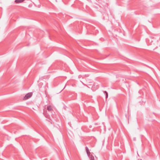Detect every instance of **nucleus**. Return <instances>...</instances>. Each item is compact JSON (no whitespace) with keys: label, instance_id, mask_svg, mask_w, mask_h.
I'll use <instances>...</instances> for the list:
<instances>
[{"label":"nucleus","instance_id":"f257e3e1","mask_svg":"<svg viewBox=\"0 0 160 160\" xmlns=\"http://www.w3.org/2000/svg\"><path fill=\"white\" fill-rule=\"evenodd\" d=\"M32 92L29 93L25 95L23 98V99L24 100H27L30 98L32 96Z\"/></svg>","mask_w":160,"mask_h":160},{"label":"nucleus","instance_id":"f03ea898","mask_svg":"<svg viewBox=\"0 0 160 160\" xmlns=\"http://www.w3.org/2000/svg\"><path fill=\"white\" fill-rule=\"evenodd\" d=\"M47 109L49 112H50L52 113V112L53 111V109L51 106H48L47 107Z\"/></svg>","mask_w":160,"mask_h":160},{"label":"nucleus","instance_id":"7ed1b4c3","mask_svg":"<svg viewBox=\"0 0 160 160\" xmlns=\"http://www.w3.org/2000/svg\"><path fill=\"white\" fill-rule=\"evenodd\" d=\"M89 157L90 160H94V156L92 155L89 154V155H88Z\"/></svg>","mask_w":160,"mask_h":160},{"label":"nucleus","instance_id":"20e7f679","mask_svg":"<svg viewBox=\"0 0 160 160\" xmlns=\"http://www.w3.org/2000/svg\"><path fill=\"white\" fill-rule=\"evenodd\" d=\"M25 0H15V2L17 3H21L23 2Z\"/></svg>","mask_w":160,"mask_h":160},{"label":"nucleus","instance_id":"39448f33","mask_svg":"<svg viewBox=\"0 0 160 160\" xmlns=\"http://www.w3.org/2000/svg\"><path fill=\"white\" fill-rule=\"evenodd\" d=\"M86 151L88 155H89V154H90V152H89V149L87 147H86Z\"/></svg>","mask_w":160,"mask_h":160},{"label":"nucleus","instance_id":"423d86ee","mask_svg":"<svg viewBox=\"0 0 160 160\" xmlns=\"http://www.w3.org/2000/svg\"><path fill=\"white\" fill-rule=\"evenodd\" d=\"M104 92L106 94V98H107L108 97V93L106 91H105Z\"/></svg>","mask_w":160,"mask_h":160},{"label":"nucleus","instance_id":"0eeeda50","mask_svg":"<svg viewBox=\"0 0 160 160\" xmlns=\"http://www.w3.org/2000/svg\"><path fill=\"white\" fill-rule=\"evenodd\" d=\"M45 112H43V114H44V115H45V116H46V117H47V116L45 114Z\"/></svg>","mask_w":160,"mask_h":160},{"label":"nucleus","instance_id":"6e6552de","mask_svg":"<svg viewBox=\"0 0 160 160\" xmlns=\"http://www.w3.org/2000/svg\"><path fill=\"white\" fill-rule=\"evenodd\" d=\"M89 82V83H91V82H89H89Z\"/></svg>","mask_w":160,"mask_h":160}]
</instances>
